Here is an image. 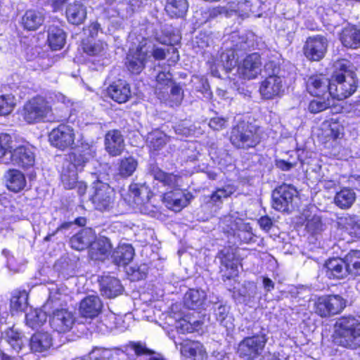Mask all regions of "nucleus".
<instances>
[{"label":"nucleus","instance_id":"36","mask_svg":"<svg viewBox=\"0 0 360 360\" xmlns=\"http://www.w3.org/2000/svg\"><path fill=\"white\" fill-rule=\"evenodd\" d=\"M68 20L74 25H79L83 22L86 16V11L84 6L79 3L74 2L69 4L66 9Z\"/></svg>","mask_w":360,"mask_h":360},{"label":"nucleus","instance_id":"42","mask_svg":"<svg viewBox=\"0 0 360 360\" xmlns=\"http://www.w3.org/2000/svg\"><path fill=\"white\" fill-rule=\"evenodd\" d=\"M47 319V315L41 309L30 310L26 314V324L32 329H37L41 327Z\"/></svg>","mask_w":360,"mask_h":360},{"label":"nucleus","instance_id":"15","mask_svg":"<svg viewBox=\"0 0 360 360\" xmlns=\"http://www.w3.org/2000/svg\"><path fill=\"white\" fill-rule=\"evenodd\" d=\"M327 46L325 37L320 35L309 37L304 46V54L310 60L319 61L324 57Z\"/></svg>","mask_w":360,"mask_h":360},{"label":"nucleus","instance_id":"33","mask_svg":"<svg viewBox=\"0 0 360 360\" xmlns=\"http://www.w3.org/2000/svg\"><path fill=\"white\" fill-rule=\"evenodd\" d=\"M134 250L129 244H120L112 253L114 262L118 265H126L133 259Z\"/></svg>","mask_w":360,"mask_h":360},{"label":"nucleus","instance_id":"27","mask_svg":"<svg viewBox=\"0 0 360 360\" xmlns=\"http://www.w3.org/2000/svg\"><path fill=\"white\" fill-rule=\"evenodd\" d=\"M95 238V233L91 229H84L71 238L70 245L73 249L82 250L91 247Z\"/></svg>","mask_w":360,"mask_h":360},{"label":"nucleus","instance_id":"44","mask_svg":"<svg viewBox=\"0 0 360 360\" xmlns=\"http://www.w3.org/2000/svg\"><path fill=\"white\" fill-rule=\"evenodd\" d=\"M356 199L355 193L349 188H343L336 193L335 203L342 209L350 207Z\"/></svg>","mask_w":360,"mask_h":360},{"label":"nucleus","instance_id":"7","mask_svg":"<svg viewBox=\"0 0 360 360\" xmlns=\"http://www.w3.org/2000/svg\"><path fill=\"white\" fill-rule=\"evenodd\" d=\"M51 113L49 103L41 96L28 101L24 105L22 116L29 124L37 123L48 119Z\"/></svg>","mask_w":360,"mask_h":360},{"label":"nucleus","instance_id":"1","mask_svg":"<svg viewBox=\"0 0 360 360\" xmlns=\"http://www.w3.org/2000/svg\"><path fill=\"white\" fill-rule=\"evenodd\" d=\"M51 144L62 150L77 148L76 152L68 155L64 161L60 179L66 188H72L77 181V172L83 170L86 164L96 157V143L94 141L77 140L73 128L67 124H60L51 130L49 135Z\"/></svg>","mask_w":360,"mask_h":360},{"label":"nucleus","instance_id":"13","mask_svg":"<svg viewBox=\"0 0 360 360\" xmlns=\"http://www.w3.org/2000/svg\"><path fill=\"white\" fill-rule=\"evenodd\" d=\"M10 160L13 165L28 169L34 166L35 162V148L28 143L16 144L10 150Z\"/></svg>","mask_w":360,"mask_h":360},{"label":"nucleus","instance_id":"62","mask_svg":"<svg viewBox=\"0 0 360 360\" xmlns=\"http://www.w3.org/2000/svg\"><path fill=\"white\" fill-rule=\"evenodd\" d=\"M252 4L250 1H239L238 4V9L241 12V15H249V12H252Z\"/></svg>","mask_w":360,"mask_h":360},{"label":"nucleus","instance_id":"21","mask_svg":"<svg viewBox=\"0 0 360 360\" xmlns=\"http://www.w3.org/2000/svg\"><path fill=\"white\" fill-rule=\"evenodd\" d=\"M125 144L121 132L113 129L107 132L105 136V148L111 156H118L124 150Z\"/></svg>","mask_w":360,"mask_h":360},{"label":"nucleus","instance_id":"9","mask_svg":"<svg viewBox=\"0 0 360 360\" xmlns=\"http://www.w3.org/2000/svg\"><path fill=\"white\" fill-rule=\"evenodd\" d=\"M219 225L224 233L236 236L244 243H249L252 238V227L235 214L224 217Z\"/></svg>","mask_w":360,"mask_h":360},{"label":"nucleus","instance_id":"60","mask_svg":"<svg viewBox=\"0 0 360 360\" xmlns=\"http://www.w3.org/2000/svg\"><path fill=\"white\" fill-rule=\"evenodd\" d=\"M143 39H146L151 44V48L149 49V52H148V54L150 55V57L153 56V58L155 60H162L165 58L166 52L164 49L158 47V46H155L148 39L144 38Z\"/></svg>","mask_w":360,"mask_h":360},{"label":"nucleus","instance_id":"32","mask_svg":"<svg viewBox=\"0 0 360 360\" xmlns=\"http://www.w3.org/2000/svg\"><path fill=\"white\" fill-rule=\"evenodd\" d=\"M44 21V15L41 11L28 10L22 18L23 27L28 30H37Z\"/></svg>","mask_w":360,"mask_h":360},{"label":"nucleus","instance_id":"24","mask_svg":"<svg viewBox=\"0 0 360 360\" xmlns=\"http://www.w3.org/2000/svg\"><path fill=\"white\" fill-rule=\"evenodd\" d=\"M102 306V302L98 296L89 295L80 302L79 312L83 317L92 319L100 314Z\"/></svg>","mask_w":360,"mask_h":360},{"label":"nucleus","instance_id":"17","mask_svg":"<svg viewBox=\"0 0 360 360\" xmlns=\"http://www.w3.org/2000/svg\"><path fill=\"white\" fill-rule=\"evenodd\" d=\"M300 220V223L304 226L306 231L311 235L319 233L323 230L321 217L315 207L304 210Z\"/></svg>","mask_w":360,"mask_h":360},{"label":"nucleus","instance_id":"57","mask_svg":"<svg viewBox=\"0 0 360 360\" xmlns=\"http://www.w3.org/2000/svg\"><path fill=\"white\" fill-rule=\"evenodd\" d=\"M235 188L232 186H226L224 188L217 189L211 196V200L214 202L221 200L231 195L235 192Z\"/></svg>","mask_w":360,"mask_h":360},{"label":"nucleus","instance_id":"40","mask_svg":"<svg viewBox=\"0 0 360 360\" xmlns=\"http://www.w3.org/2000/svg\"><path fill=\"white\" fill-rule=\"evenodd\" d=\"M156 40L160 44L169 45V47L167 49V54L170 55L168 58L169 65H174L179 59V55L176 48L174 46V44L179 41L177 36L173 37H157Z\"/></svg>","mask_w":360,"mask_h":360},{"label":"nucleus","instance_id":"51","mask_svg":"<svg viewBox=\"0 0 360 360\" xmlns=\"http://www.w3.org/2000/svg\"><path fill=\"white\" fill-rule=\"evenodd\" d=\"M210 155L213 161L217 163L221 168L226 167L231 165L232 161L231 157L224 150H220L219 151L211 150L210 152Z\"/></svg>","mask_w":360,"mask_h":360},{"label":"nucleus","instance_id":"31","mask_svg":"<svg viewBox=\"0 0 360 360\" xmlns=\"http://www.w3.org/2000/svg\"><path fill=\"white\" fill-rule=\"evenodd\" d=\"M101 293L108 298H114L123 291L120 281L114 277H105L101 281Z\"/></svg>","mask_w":360,"mask_h":360},{"label":"nucleus","instance_id":"22","mask_svg":"<svg viewBox=\"0 0 360 360\" xmlns=\"http://www.w3.org/2000/svg\"><path fill=\"white\" fill-rule=\"evenodd\" d=\"M6 188L13 192L19 193L27 187V181L25 174L16 169H10L4 176Z\"/></svg>","mask_w":360,"mask_h":360},{"label":"nucleus","instance_id":"52","mask_svg":"<svg viewBox=\"0 0 360 360\" xmlns=\"http://www.w3.org/2000/svg\"><path fill=\"white\" fill-rule=\"evenodd\" d=\"M330 315L340 313L345 307V300L338 295L326 296Z\"/></svg>","mask_w":360,"mask_h":360},{"label":"nucleus","instance_id":"41","mask_svg":"<svg viewBox=\"0 0 360 360\" xmlns=\"http://www.w3.org/2000/svg\"><path fill=\"white\" fill-rule=\"evenodd\" d=\"M186 0H167L165 11L171 17H183L188 11Z\"/></svg>","mask_w":360,"mask_h":360},{"label":"nucleus","instance_id":"54","mask_svg":"<svg viewBox=\"0 0 360 360\" xmlns=\"http://www.w3.org/2000/svg\"><path fill=\"white\" fill-rule=\"evenodd\" d=\"M15 142L13 141L12 137L6 133L0 134V158L4 157L6 154L10 150H13Z\"/></svg>","mask_w":360,"mask_h":360},{"label":"nucleus","instance_id":"20","mask_svg":"<svg viewBox=\"0 0 360 360\" xmlns=\"http://www.w3.org/2000/svg\"><path fill=\"white\" fill-rule=\"evenodd\" d=\"M345 259L339 257L329 259L324 265L326 275L330 279H342L349 274Z\"/></svg>","mask_w":360,"mask_h":360},{"label":"nucleus","instance_id":"6","mask_svg":"<svg viewBox=\"0 0 360 360\" xmlns=\"http://www.w3.org/2000/svg\"><path fill=\"white\" fill-rule=\"evenodd\" d=\"M267 338L264 333L246 337L238 345L236 354L242 360H255L263 352Z\"/></svg>","mask_w":360,"mask_h":360},{"label":"nucleus","instance_id":"35","mask_svg":"<svg viewBox=\"0 0 360 360\" xmlns=\"http://www.w3.org/2000/svg\"><path fill=\"white\" fill-rule=\"evenodd\" d=\"M340 40L346 47L351 49L360 47V30L354 26L345 27L341 34Z\"/></svg>","mask_w":360,"mask_h":360},{"label":"nucleus","instance_id":"37","mask_svg":"<svg viewBox=\"0 0 360 360\" xmlns=\"http://www.w3.org/2000/svg\"><path fill=\"white\" fill-rule=\"evenodd\" d=\"M30 349L33 352H41L52 345V339L48 333H37L30 340Z\"/></svg>","mask_w":360,"mask_h":360},{"label":"nucleus","instance_id":"50","mask_svg":"<svg viewBox=\"0 0 360 360\" xmlns=\"http://www.w3.org/2000/svg\"><path fill=\"white\" fill-rule=\"evenodd\" d=\"M222 264H224V268L222 271H224L223 276L226 277L228 279L235 278L239 272V264L237 259H233V257H231V259H228L224 257L222 259Z\"/></svg>","mask_w":360,"mask_h":360},{"label":"nucleus","instance_id":"5","mask_svg":"<svg viewBox=\"0 0 360 360\" xmlns=\"http://www.w3.org/2000/svg\"><path fill=\"white\" fill-rule=\"evenodd\" d=\"M334 342L345 347L360 345V323L354 318L342 317L335 325Z\"/></svg>","mask_w":360,"mask_h":360},{"label":"nucleus","instance_id":"53","mask_svg":"<svg viewBox=\"0 0 360 360\" xmlns=\"http://www.w3.org/2000/svg\"><path fill=\"white\" fill-rule=\"evenodd\" d=\"M6 338L13 349L17 353L22 349V340L19 333L13 329H9L6 332Z\"/></svg>","mask_w":360,"mask_h":360},{"label":"nucleus","instance_id":"26","mask_svg":"<svg viewBox=\"0 0 360 360\" xmlns=\"http://www.w3.org/2000/svg\"><path fill=\"white\" fill-rule=\"evenodd\" d=\"M330 81L322 75L311 76L307 82V89L311 95L320 96L329 93Z\"/></svg>","mask_w":360,"mask_h":360},{"label":"nucleus","instance_id":"49","mask_svg":"<svg viewBox=\"0 0 360 360\" xmlns=\"http://www.w3.org/2000/svg\"><path fill=\"white\" fill-rule=\"evenodd\" d=\"M345 259L349 274L360 275V250H351Z\"/></svg>","mask_w":360,"mask_h":360},{"label":"nucleus","instance_id":"58","mask_svg":"<svg viewBox=\"0 0 360 360\" xmlns=\"http://www.w3.org/2000/svg\"><path fill=\"white\" fill-rule=\"evenodd\" d=\"M316 312L321 316H328L330 315L329 305L328 304L326 296L319 297L315 303Z\"/></svg>","mask_w":360,"mask_h":360},{"label":"nucleus","instance_id":"16","mask_svg":"<svg viewBox=\"0 0 360 360\" xmlns=\"http://www.w3.org/2000/svg\"><path fill=\"white\" fill-rule=\"evenodd\" d=\"M51 327L58 333H66L71 330L75 323L73 314L66 309H56L49 320Z\"/></svg>","mask_w":360,"mask_h":360},{"label":"nucleus","instance_id":"10","mask_svg":"<svg viewBox=\"0 0 360 360\" xmlns=\"http://www.w3.org/2000/svg\"><path fill=\"white\" fill-rule=\"evenodd\" d=\"M151 44L146 39H142L136 47H130L127 56L126 65L128 70L134 74L140 73L146 63L150 58L148 54Z\"/></svg>","mask_w":360,"mask_h":360},{"label":"nucleus","instance_id":"23","mask_svg":"<svg viewBox=\"0 0 360 360\" xmlns=\"http://www.w3.org/2000/svg\"><path fill=\"white\" fill-rule=\"evenodd\" d=\"M180 345V352L186 357L193 360H205L207 358L204 346L198 341L186 340Z\"/></svg>","mask_w":360,"mask_h":360},{"label":"nucleus","instance_id":"47","mask_svg":"<svg viewBox=\"0 0 360 360\" xmlns=\"http://www.w3.org/2000/svg\"><path fill=\"white\" fill-rule=\"evenodd\" d=\"M160 99L168 101L171 106L179 105L183 99V91L179 85L173 82L167 90V93L165 94V98Z\"/></svg>","mask_w":360,"mask_h":360},{"label":"nucleus","instance_id":"28","mask_svg":"<svg viewBox=\"0 0 360 360\" xmlns=\"http://www.w3.org/2000/svg\"><path fill=\"white\" fill-rule=\"evenodd\" d=\"M66 41V34L58 25H50L47 30V44L52 50H60Z\"/></svg>","mask_w":360,"mask_h":360},{"label":"nucleus","instance_id":"12","mask_svg":"<svg viewBox=\"0 0 360 360\" xmlns=\"http://www.w3.org/2000/svg\"><path fill=\"white\" fill-rule=\"evenodd\" d=\"M129 193L133 196V202L141 212L145 214L155 212V207L151 202L152 193L146 184H131L129 188Z\"/></svg>","mask_w":360,"mask_h":360},{"label":"nucleus","instance_id":"61","mask_svg":"<svg viewBox=\"0 0 360 360\" xmlns=\"http://www.w3.org/2000/svg\"><path fill=\"white\" fill-rule=\"evenodd\" d=\"M209 126L214 130H221L226 127V120L224 118L216 117L210 120Z\"/></svg>","mask_w":360,"mask_h":360},{"label":"nucleus","instance_id":"18","mask_svg":"<svg viewBox=\"0 0 360 360\" xmlns=\"http://www.w3.org/2000/svg\"><path fill=\"white\" fill-rule=\"evenodd\" d=\"M283 79L277 75H271L262 82L259 92L265 99H273L283 92Z\"/></svg>","mask_w":360,"mask_h":360},{"label":"nucleus","instance_id":"56","mask_svg":"<svg viewBox=\"0 0 360 360\" xmlns=\"http://www.w3.org/2000/svg\"><path fill=\"white\" fill-rule=\"evenodd\" d=\"M330 105V103L328 100L327 101H323V98L319 96L317 98L310 101L308 110L310 112L316 114L326 110Z\"/></svg>","mask_w":360,"mask_h":360},{"label":"nucleus","instance_id":"4","mask_svg":"<svg viewBox=\"0 0 360 360\" xmlns=\"http://www.w3.org/2000/svg\"><path fill=\"white\" fill-rule=\"evenodd\" d=\"M152 175L155 180L162 183L163 186L174 189L163 195V201L169 209L178 212L188 204L192 195L186 191L177 188L181 181L179 176L167 173L158 168L153 169Z\"/></svg>","mask_w":360,"mask_h":360},{"label":"nucleus","instance_id":"11","mask_svg":"<svg viewBox=\"0 0 360 360\" xmlns=\"http://www.w3.org/2000/svg\"><path fill=\"white\" fill-rule=\"evenodd\" d=\"M230 140L234 146L243 149L254 148L259 143V137L255 127L245 123L233 128Z\"/></svg>","mask_w":360,"mask_h":360},{"label":"nucleus","instance_id":"30","mask_svg":"<svg viewBox=\"0 0 360 360\" xmlns=\"http://www.w3.org/2000/svg\"><path fill=\"white\" fill-rule=\"evenodd\" d=\"M112 245L106 237L100 236L93 240L90 248V254L92 259H102L108 255L111 250Z\"/></svg>","mask_w":360,"mask_h":360},{"label":"nucleus","instance_id":"46","mask_svg":"<svg viewBox=\"0 0 360 360\" xmlns=\"http://www.w3.org/2000/svg\"><path fill=\"white\" fill-rule=\"evenodd\" d=\"M28 294L25 290L15 292L11 299L12 311H22L27 306Z\"/></svg>","mask_w":360,"mask_h":360},{"label":"nucleus","instance_id":"39","mask_svg":"<svg viewBox=\"0 0 360 360\" xmlns=\"http://www.w3.org/2000/svg\"><path fill=\"white\" fill-rule=\"evenodd\" d=\"M173 83L172 74L168 71H161L156 77L155 93L159 98H165L170 85Z\"/></svg>","mask_w":360,"mask_h":360},{"label":"nucleus","instance_id":"38","mask_svg":"<svg viewBox=\"0 0 360 360\" xmlns=\"http://www.w3.org/2000/svg\"><path fill=\"white\" fill-rule=\"evenodd\" d=\"M205 297L206 295L205 291L197 289H191L185 295V304L191 309H198L203 305Z\"/></svg>","mask_w":360,"mask_h":360},{"label":"nucleus","instance_id":"8","mask_svg":"<svg viewBox=\"0 0 360 360\" xmlns=\"http://www.w3.org/2000/svg\"><path fill=\"white\" fill-rule=\"evenodd\" d=\"M93 191L90 195L96 210L101 212L110 211L115 205V192L108 184L96 181L94 183Z\"/></svg>","mask_w":360,"mask_h":360},{"label":"nucleus","instance_id":"43","mask_svg":"<svg viewBox=\"0 0 360 360\" xmlns=\"http://www.w3.org/2000/svg\"><path fill=\"white\" fill-rule=\"evenodd\" d=\"M193 319L186 315V316L177 320L175 323L176 330L181 333H193L198 330L202 325L200 321L192 320Z\"/></svg>","mask_w":360,"mask_h":360},{"label":"nucleus","instance_id":"34","mask_svg":"<svg viewBox=\"0 0 360 360\" xmlns=\"http://www.w3.org/2000/svg\"><path fill=\"white\" fill-rule=\"evenodd\" d=\"M338 226L343 231L352 238H360V219L356 217L347 216L341 217Z\"/></svg>","mask_w":360,"mask_h":360},{"label":"nucleus","instance_id":"25","mask_svg":"<svg viewBox=\"0 0 360 360\" xmlns=\"http://www.w3.org/2000/svg\"><path fill=\"white\" fill-rule=\"evenodd\" d=\"M110 97L119 103H126L131 97L129 84L123 80H117L111 84L108 88Z\"/></svg>","mask_w":360,"mask_h":360},{"label":"nucleus","instance_id":"3","mask_svg":"<svg viewBox=\"0 0 360 360\" xmlns=\"http://www.w3.org/2000/svg\"><path fill=\"white\" fill-rule=\"evenodd\" d=\"M335 71L330 81L329 94L338 100L345 99L356 90V75L350 68L349 62L342 59L335 63Z\"/></svg>","mask_w":360,"mask_h":360},{"label":"nucleus","instance_id":"59","mask_svg":"<svg viewBox=\"0 0 360 360\" xmlns=\"http://www.w3.org/2000/svg\"><path fill=\"white\" fill-rule=\"evenodd\" d=\"M112 352L107 349L96 347L89 353L91 360H105L111 355Z\"/></svg>","mask_w":360,"mask_h":360},{"label":"nucleus","instance_id":"64","mask_svg":"<svg viewBox=\"0 0 360 360\" xmlns=\"http://www.w3.org/2000/svg\"><path fill=\"white\" fill-rule=\"evenodd\" d=\"M130 348L137 354H144L149 352L148 349L146 348L145 345L138 342L131 344Z\"/></svg>","mask_w":360,"mask_h":360},{"label":"nucleus","instance_id":"2","mask_svg":"<svg viewBox=\"0 0 360 360\" xmlns=\"http://www.w3.org/2000/svg\"><path fill=\"white\" fill-rule=\"evenodd\" d=\"M238 46V44H236L235 48H231L226 52H223L220 56V61L217 63L214 62L213 65H211L210 70L213 76L221 77L218 69L220 68L226 73L229 74L228 77L233 81L234 84H237L239 82L238 79H253L261 74L262 63L260 55L257 53L248 55L236 68Z\"/></svg>","mask_w":360,"mask_h":360},{"label":"nucleus","instance_id":"55","mask_svg":"<svg viewBox=\"0 0 360 360\" xmlns=\"http://www.w3.org/2000/svg\"><path fill=\"white\" fill-rule=\"evenodd\" d=\"M14 105L13 97L11 95H0V115L11 113Z\"/></svg>","mask_w":360,"mask_h":360},{"label":"nucleus","instance_id":"63","mask_svg":"<svg viewBox=\"0 0 360 360\" xmlns=\"http://www.w3.org/2000/svg\"><path fill=\"white\" fill-rule=\"evenodd\" d=\"M229 313L228 308L226 306L220 305L215 311L217 320L223 323Z\"/></svg>","mask_w":360,"mask_h":360},{"label":"nucleus","instance_id":"48","mask_svg":"<svg viewBox=\"0 0 360 360\" xmlns=\"http://www.w3.org/2000/svg\"><path fill=\"white\" fill-rule=\"evenodd\" d=\"M168 139L167 135L162 131L155 130L148 134L147 141L152 149L157 150L166 144Z\"/></svg>","mask_w":360,"mask_h":360},{"label":"nucleus","instance_id":"19","mask_svg":"<svg viewBox=\"0 0 360 360\" xmlns=\"http://www.w3.org/2000/svg\"><path fill=\"white\" fill-rule=\"evenodd\" d=\"M82 49L88 56L95 58V60L103 65L108 60V45L102 41H87L82 42Z\"/></svg>","mask_w":360,"mask_h":360},{"label":"nucleus","instance_id":"14","mask_svg":"<svg viewBox=\"0 0 360 360\" xmlns=\"http://www.w3.org/2000/svg\"><path fill=\"white\" fill-rule=\"evenodd\" d=\"M297 198V191L294 186L283 184L272 194V207L278 211L285 212Z\"/></svg>","mask_w":360,"mask_h":360},{"label":"nucleus","instance_id":"45","mask_svg":"<svg viewBox=\"0 0 360 360\" xmlns=\"http://www.w3.org/2000/svg\"><path fill=\"white\" fill-rule=\"evenodd\" d=\"M138 166L136 160L133 157H128L120 160L117 168L118 174L124 178L133 174Z\"/></svg>","mask_w":360,"mask_h":360},{"label":"nucleus","instance_id":"29","mask_svg":"<svg viewBox=\"0 0 360 360\" xmlns=\"http://www.w3.org/2000/svg\"><path fill=\"white\" fill-rule=\"evenodd\" d=\"M322 136L328 141L342 139L344 136L343 126L336 121H326L321 124Z\"/></svg>","mask_w":360,"mask_h":360}]
</instances>
